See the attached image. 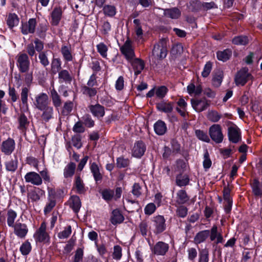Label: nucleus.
Returning <instances> with one entry per match:
<instances>
[{"label":"nucleus","instance_id":"1","mask_svg":"<svg viewBox=\"0 0 262 262\" xmlns=\"http://www.w3.org/2000/svg\"><path fill=\"white\" fill-rule=\"evenodd\" d=\"M167 40L161 39L156 44L152 50V60L157 64V61L165 58L167 55Z\"/></svg>","mask_w":262,"mask_h":262},{"label":"nucleus","instance_id":"2","mask_svg":"<svg viewBox=\"0 0 262 262\" xmlns=\"http://www.w3.org/2000/svg\"><path fill=\"white\" fill-rule=\"evenodd\" d=\"M151 222L152 231L155 234H159L166 230V220L164 216L161 215L154 216L152 218Z\"/></svg>","mask_w":262,"mask_h":262},{"label":"nucleus","instance_id":"3","mask_svg":"<svg viewBox=\"0 0 262 262\" xmlns=\"http://www.w3.org/2000/svg\"><path fill=\"white\" fill-rule=\"evenodd\" d=\"M16 66L21 73H27L30 68V62L29 57L26 53H19L16 57Z\"/></svg>","mask_w":262,"mask_h":262},{"label":"nucleus","instance_id":"4","mask_svg":"<svg viewBox=\"0 0 262 262\" xmlns=\"http://www.w3.org/2000/svg\"><path fill=\"white\" fill-rule=\"evenodd\" d=\"M209 133L211 139L215 143H220L223 141L224 136L219 124H214L211 125L209 129Z\"/></svg>","mask_w":262,"mask_h":262},{"label":"nucleus","instance_id":"5","mask_svg":"<svg viewBox=\"0 0 262 262\" xmlns=\"http://www.w3.org/2000/svg\"><path fill=\"white\" fill-rule=\"evenodd\" d=\"M252 79V75L248 72L247 68H243L236 74L234 81L237 85H244L249 80Z\"/></svg>","mask_w":262,"mask_h":262},{"label":"nucleus","instance_id":"6","mask_svg":"<svg viewBox=\"0 0 262 262\" xmlns=\"http://www.w3.org/2000/svg\"><path fill=\"white\" fill-rule=\"evenodd\" d=\"M49 103L48 95L45 93H40L35 97L33 104L36 108L43 110Z\"/></svg>","mask_w":262,"mask_h":262},{"label":"nucleus","instance_id":"7","mask_svg":"<svg viewBox=\"0 0 262 262\" xmlns=\"http://www.w3.org/2000/svg\"><path fill=\"white\" fill-rule=\"evenodd\" d=\"M36 242L46 243L49 241V235L46 232V224L42 222L36 232L34 234Z\"/></svg>","mask_w":262,"mask_h":262},{"label":"nucleus","instance_id":"8","mask_svg":"<svg viewBox=\"0 0 262 262\" xmlns=\"http://www.w3.org/2000/svg\"><path fill=\"white\" fill-rule=\"evenodd\" d=\"M120 51L128 61H132V59L135 57V53L131 45V41L128 38L120 47Z\"/></svg>","mask_w":262,"mask_h":262},{"label":"nucleus","instance_id":"9","mask_svg":"<svg viewBox=\"0 0 262 262\" xmlns=\"http://www.w3.org/2000/svg\"><path fill=\"white\" fill-rule=\"evenodd\" d=\"M228 136L229 140L234 143H237L241 139L240 130L235 124H232L228 127Z\"/></svg>","mask_w":262,"mask_h":262},{"label":"nucleus","instance_id":"10","mask_svg":"<svg viewBox=\"0 0 262 262\" xmlns=\"http://www.w3.org/2000/svg\"><path fill=\"white\" fill-rule=\"evenodd\" d=\"M24 178L27 183L34 185L39 186L42 183V180L40 174L34 171L27 173Z\"/></svg>","mask_w":262,"mask_h":262},{"label":"nucleus","instance_id":"11","mask_svg":"<svg viewBox=\"0 0 262 262\" xmlns=\"http://www.w3.org/2000/svg\"><path fill=\"white\" fill-rule=\"evenodd\" d=\"M169 245L163 242H158L154 246L152 252L155 255L164 256L169 250Z\"/></svg>","mask_w":262,"mask_h":262},{"label":"nucleus","instance_id":"12","mask_svg":"<svg viewBox=\"0 0 262 262\" xmlns=\"http://www.w3.org/2000/svg\"><path fill=\"white\" fill-rule=\"evenodd\" d=\"M36 26V20L35 18H30L25 23H23L21 27V32L24 35L32 34L35 32Z\"/></svg>","mask_w":262,"mask_h":262},{"label":"nucleus","instance_id":"13","mask_svg":"<svg viewBox=\"0 0 262 262\" xmlns=\"http://www.w3.org/2000/svg\"><path fill=\"white\" fill-rule=\"evenodd\" d=\"M191 104L193 109L198 112L204 111L209 106V103L205 98L192 99L191 100Z\"/></svg>","mask_w":262,"mask_h":262},{"label":"nucleus","instance_id":"14","mask_svg":"<svg viewBox=\"0 0 262 262\" xmlns=\"http://www.w3.org/2000/svg\"><path fill=\"white\" fill-rule=\"evenodd\" d=\"M15 148V142L12 139L8 138L3 142L1 146L2 151L6 155H10Z\"/></svg>","mask_w":262,"mask_h":262},{"label":"nucleus","instance_id":"15","mask_svg":"<svg viewBox=\"0 0 262 262\" xmlns=\"http://www.w3.org/2000/svg\"><path fill=\"white\" fill-rule=\"evenodd\" d=\"M13 227L14 233L20 238H24L28 232L27 226L25 224L16 223Z\"/></svg>","mask_w":262,"mask_h":262},{"label":"nucleus","instance_id":"16","mask_svg":"<svg viewBox=\"0 0 262 262\" xmlns=\"http://www.w3.org/2000/svg\"><path fill=\"white\" fill-rule=\"evenodd\" d=\"M145 149V144L141 141H138L135 144L133 148V155L135 157L140 158L144 154Z\"/></svg>","mask_w":262,"mask_h":262},{"label":"nucleus","instance_id":"17","mask_svg":"<svg viewBox=\"0 0 262 262\" xmlns=\"http://www.w3.org/2000/svg\"><path fill=\"white\" fill-rule=\"evenodd\" d=\"M91 113L97 118H101L104 116L105 114L104 108L99 104L91 105L89 106Z\"/></svg>","mask_w":262,"mask_h":262},{"label":"nucleus","instance_id":"18","mask_svg":"<svg viewBox=\"0 0 262 262\" xmlns=\"http://www.w3.org/2000/svg\"><path fill=\"white\" fill-rule=\"evenodd\" d=\"M128 62L131 63L136 75L140 74L144 68V62L139 58H133L132 61Z\"/></svg>","mask_w":262,"mask_h":262},{"label":"nucleus","instance_id":"19","mask_svg":"<svg viewBox=\"0 0 262 262\" xmlns=\"http://www.w3.org/2000/svg\"><path fill=\"white\" fill-rule=\"evenodd\" d=\"M177 104L178 106L176 107L177 111L186 119V117L188 115V112L186 111L187 103L183 98H181L177 102Z\"/></svg>","mask_w":262,"mask_h":262},{"label":"nucleus","instance_id":"20","mask_svg":"<svg viewBox=\"0 0 262 262\" xmlns=\"http://www.w3.org/2000/svg\"><path fill=\"white\" fill-rule=\"evenodd\" d=\"M164 14L165 16L171 19H178L180 17L181 12L178 8L174 7L165 9Z\"/></svg>","mask_w":262,"mask_h":262},{"label":"nucleus","instance_id":"21","mask_svg":"<svg viewBox=\"0 0 262 262\" xmlns=\"http://www.w3.org/2000/svg\"><path fill=\"white\" fill-rule=\"evenodd\" d=\"M157 108L160 111L166 113H171L173 108V103L166 101H162L157 104Z\"/></svg>","mask_w":262,"mask_h":262},{"label":"nucleus","instance_id":"22","mask_svg":"<svg viewBox=\"0 0 262 262\" xmlns=\"http://www.w3.org/2000/svg\"><path fill=\"white\" fill-rule=\"evenodd\" d=\"M61 15L62 11L61 8H55L51 13L52 24L54 26L58 25L61 18Z\"/></svg>","mask_w":262,"mask_h":262},{"label":"nucleus","instance_id":"23","mask_svg":"<svg viewBox=\"0 0 262 262\" xmlns=\"http://www.w3.org/2000/svg\"><path fill=\"white\" fill-rule=\"evenodd\" d=\"M210 235V231L205 230L198 232L194 238V243L199 244L204 242Z\"/></svg>","mask_w":262,"mask_h":262},{"label":"nucleus","instance_id":"24","mask_svg":"<svg viewBox=\"0 0 262 262\" xmlns=\"http://www.w3.org/2000/svg\"><path fill=\"white\" fill-rule=\"evenodd\" d=\"M154 130L157 135H164L167 130L166 124L163 121L158 120L154 124Z\"/></svg>","mask_w":262,"mask_h":262},{"label":"nucleus","instance_id":"25","mask_svg":"<svg viewBox=\"0 0 262 262\" xmlns=\"http://www.w3.org/2000/svg\"><path fill=\"white\" fill-rule=\"evenodd\" d=\"M70 207L74 212H77L81 207V203L79 196L73 195L69 200Z\"/></svg>","mask_w":262,"mask_h":262},{"label":"nucleus","instance_id":"26","mask_svg":"<svg viewBox=\"0 0 262 262\" xmlns=\"http://www.w3.org/2000/svg\"><path fill=\"white\" fill-rule=\"evenodd\" d=\"M73 188L79 194L83 193L86 191L84 183L79 176L76 177Z\"/></svg>","mask_w":262,"mask_h":262},{"label":"nucleus","instance_id":"27","mask_svg":"<svg viewBox=\"0 0 262 262\" xmlns=\"http://www.w3.org/2000/svg\"><path fill=\"white\" fill-rule=\"evenodd\" d=\"M210 233V239L213 241L216 238V243H222L223 241V238L220 233L217 232V227L216 226H214L211 229Z\"/></svg>","mask_w":262,"mask_h":262},{"label":"nucleus","instance_id":"28","mask_svg":"<svg viewBox=\"0 0 262 262\" xmlns=\"http://www.w3.org/2000/svg\"><path fill=\"white\" fill-rule=\"evenodd\" d=\"M29 91V89L26 87H24L21 89L20 98L21 102L23 104L24 111H28L29 110L28 104V97Z\"/></svg>","mask_w":262,"mask_h":262},{"label":"nucleus","instance_id":"29","mask_svg":"<svg viewBox=\"0 0 262 262\" xmlns=\"http://www.w3.org/2000/svg\"><path fill=\"white\" fill-rule=\"evenodd\" d=\"M111 220L113 225L120 224L124 221V217L119 210L116 209L112 212Z\"/></svg>","mask_w":262,"mask_h":262},{"label":"nucleus","instance_id":"30","mask_svg":"<svg viewBox=\"0 0 262 262\" xmlns=\"http://www.w3.org/2000/svg\"><path fill=\"white\" fill-rule=\"evenodd\" d=\"M76 168V164L73 162L69 163L64 168L63 176L64 178H71L74 174Z\"/></svg>","mask_w":262,"mask_h":262},{"label":"nucleus","instance_id":"31","mask_svg":"<svg viewBox=\"0 0 262 262\" xmlns=\"http://www.w3.org/2000/svg\"><path fill=\"white\" fill-rule=\"evenodd\" d=\"M45 192L43 191L39 188H36V189L30 191L28 194V197L32 201H38L40 200L41 196Z\"/></svg>","mask_w":262,"mask_h":262},{"label":"nucleus","instance_id":"32","mask_svg":"<svg viewBox=\"0 0 262 262\" xmlns=\"http://www.w3.org/2000/svg\"><path fill=\"white\" fill-rule=\"evenodd\" d=\"M189 200V197L186 192L184 190H180L177 193L176 202L179 204H183Z\"/></svg>","mask_w":262,"mask_h":262},{"label":"nucleus","instance_id":"33","mask_svg":"<svg viewBox=\"0 0 262 262\" xmlns=\"http://www.w3.org/2000/svg\"><path fill=\"white\" fill-rule=\"evenodd\" d=\"M19 23V18L15 13H10L9 14L7 24L10 28H12L18 25Z\"/></svg>","mask_w":262,"mask_h":262},{"label":"nucleus","instance_id":"34","mask_svg":"<svg viewBox=\"0 0 262 262\" xmlns=\"http://www.w3.org/2000/svg\"><path fill=\"white\" fill-rule=\"evenodd\" d=\"M231 51L229 49H226L223 51L217 52V57L219 60L226 61L229 59L231 56Z\"/></svg>","mask_w":262,"mask_h":262},{"label":"nucleus","instance_id":"35","mask_svg":"<svg viewBox=\"0 0 262 262\" xmlns=\"http://www.w3.org/2000/svg\"><path fill=\"white\" fill-rule=\"evenodd\" d=\"M31 249L32 246L31 243L28 241L24 242L19 248V251L23 255H28L31 252Z\"/></svg>","mask_w":262,"mask_h":262},{"label":"nucleus","instance_id":"36","mask_svg":"<svg viewBox=\"0 0 262 262\" xmlns=\"http://www.w3.org/2000/svg\"><path fill=\"white\" fill-rule=\"evenodd\" d=\"M90 169L96 181H98L101 179L102 177L99 171V168L95 163H92Z\"/></svg>","mask_w":262,"mask_h":262},{"label":"nucleus","instance_id":"37","mask_svg":"<svg viewBox=\"0 0 262 262\" xmlns=\"http://www.w3.org/2000/svg\"><path fill=\"white\" fill-rule=\"evenodd\" d=\"M209 259V251L205 248L199 250V262H208Z\"/></svg>","mask_w":262,"mask_h":262},{"label":"nucleus","instance_id":"38","mask_svg":"<svg viewBox=\"0 0 262 262\" xmlns=\"http://www.w3.org/2000/svg\"><path fill=\"white\" fill-rule=\"evenodd\" d=\"M51 97L54 105L57 107L61 105V102L59 95L54 89L51 91Z\"/></svg>","mask_w":262,"mask_h":262},{"label":"nucleus","instance_id":"39","mask_svg":"<svg viewBox=\"0 0 262 262\" xmlns=\"http://www.w3.org/2000/svg\"><path fill=\"white\" fill-rule=\"evenodd\" d=\"M249 42L248 37L246 36H237L232 39V42L236 45H246Z\"/></svg>","mask_w":262,"mask_h":262},{"label":"nucleus","instance_id":"40","mask_svg":"<svg viewBox=\"0 0 262 262\" xmlns=\"http://www.w3.org/2000/svg\"><path fill=\"white\" fill-rule=\"evenodd\" d=\"M221 115L215 111H209L207 113V117L211 122H216L221 118Z\"/></svg>","mask_w":262,"mask_h":262},{"label":"nucleus","instance_id":"41","mask_svg":"<svg viewBox=\"0 0 262 262\" xmlns=\"http://www.w3.org/2000/svg\"><path fill=\"white\" fill-rule=\"evenodd\" d=\"M43 113L42 114V118L43 120L46 121H49L53 116V108L51 106H48V105L43 108Z\"/></svg>","mask_w":262,"mask_h":262},{"label":"nucleus","instance_id":"42","mask_svg":"<svg viewBox=\"0 0 262 262\" xmlns=\"http://www.w3.org/2000/svg\"><path fill=\"white\" fill-rule=\"evenodd\" d=\"M189 182V179L186 175H178L176 178L177 185L179 186L187 185Z\"/></svg>","mask_w":262,"mask_h":262},{"label":"nucleus","instance_id":"43","mask_svg":"<svg viewBox=\"0 0 262 262\" xmlns=\"http://www.w3.org/2000/svg\"><path fill=\"white\" fill-rule=\"evenodd\" d=\"M61 52L64 59L67 61H71L72 60V56L70 50V47L67 46H63L61 47Z\"/></svg>","mask_w":262,"mask_h":262},{"label":"nucleus","instance_id":"44","mask_svg":"<svg viewBox=\"0 0 262 262\" xmlns=\"http://www.w3.org/2000/svg\"><path fill=\"white\" fill-rule=\"evenodd\" d=\"M134 29L136 34L138 37H142L143 32L140 21L138 19H135L133 21Z\"/></svg>","mask_w":262,"mask_h":262},{"label":"nucleus","instance_id":"45","mask_svg":"<svg viewBox=\"0 0 262 262\" xmlns=\"http://www.w3.org/2000/svg\"><path fill=\"white\" fill-rule=\"evenodd\" d=\"M58 78L60 82L70 81L71 77L68 71L66 70L61 71L58 74Z\"/></svg>","mask_w":262,"mask_h":262},{"label":"nucleus","instance_id":"46","mask_svg":"<svg viewBox=\"0 0 262 262\" xmlns=\"http://www.w3.org/2000/svg\"><path fill=\"white\" fill-rule=\"evenodd\" d=\"M105 15L108 16H113L116 13V9L115 6L112 5H105L103 9Z\"/></svg>","mask_w":262,"mask_h":262},{"label":"nucleus","instance_id":"47","mask_svg":"<svg viewBox=\"0 0 262 262\" xmlns=\"http://www.w3.org/2000/svg\"><path fill=\"white\" fill-rule=\"evenodd\" d=\"M7 224L10 227H13L14 221L17 216L16 213L12 210L8 211Z\"/></svg>","mask_w":262,"mask_h":262},{"label":"nucleus","instance_id":"48","mask_svg":"<svg viewBox=\"0 0 262 262\" xmlns=\"http://www.w3.org/2000/svg\"><path fill=\"white\" fill-rule=\"evenodd\" d=\"M251 186L253 192L255 195H262V189L259 187V183L258 180H254Z\"/></svg>","mask_w":262,"mask_h":262},{"label":"nucleus","instance_id":"49","mask_svg":"<svg viewBox=\"0 0 262 262\" xmlns=\"http://www.w3.org/2000/svg\"><path fill=\"white\" fill-rule=\"evenodd\" d=\"M61 68V62L59 59L54 58L53 59L51 63V71L52 72L55 74H56Z\"/></svg>","mask_w":262,"mask_h":262},{"label":"nucleus","instance_id":"50","mask_svg":"<svg viewBox=\"0 0 262 262\" xmlns=\"http://www.w3.org/2000/svg\"><path fill=\"white\" fill-rule=\"evenodd\" d=\"M113 258L116 260H120L122 257V248L119 245H116L113 248Z\"/></svg>","mask_w":262,"mask_h":262},{"label":"nucleus","instance_id":"51","mask_svg":"<svg viewBox=\"0 0 262 262\" xmlns=\"http://www.w3.org/2000/svg\"><path fill=\"white\" fill-rule=\"evenodd\" d=\"M101 194L102 198L106 201H110L114 198V191L111 189H106L103 190L101 192Z\"/></svg>","mask_w":262,"mask_h":262},{"label":"nucleus","instance_id":"52","mask_svg":"<svg viewBox=\"0 0 262 262\" xmlns=\"http://www.w3.org/2000/svg\"><path fill=\"white\" fill-rule=\"evenodd\" d=\"M17 167V161L16 160H11L6 163L7 170L14 171Z\"/></svg>","mask_w":262,"mask_h":262},{"label":"nucleus","instance_id":"53","mask_svg":"<svg viewBox=\"0 0 262 262\" xmlns=\"http://www.w3.org/2000/svg\"><path fill=\"white\" fill-rule=\"evenodd\" d=\"M139 228L141 234L146 236L148 231V224L147 221H142L139 225Z\"/></svg>","mask_w":262,"mask_h":262},{"label":"nucleus","instance_id":"54","mask_svg":"<svg viewBox=\"0 0 262 262\" xmlns=\"http://www.w3.org/2000/svg\"><path fill=\"white\" fill-rule=\"evenodd\" d=\"M156 208L157 207L154 203H148L144 208V213L146 215H150L155 212Z\"/></svg>","mask_w":262,"mask_h":262},{"label":"nucleus","instance_id":"55","mask_svg":"<svg viewBox=\"0 0 262 262\" xmlns=\"http://www.w3.org/2000/svg\"><path fill=\"white\" fill-rule=\"evenodd\" d=\"M72 233L71 226H68L63 231L58 234V237L61 239L68 238Z\"/></svg>","mask_w":262,"mask_h":262},{"label":"nucleus","instance_id":"56","mask_svg":"<svg viewBox=\"0 0 262 262\" xmlns=\"http://www.w3.org/2000/svg\"><path fill=\"white\" fill-rule=\"evenodd\" d=\"M98 52L103 57H106L107 47L103 43H100L97 45Z\"/></svg>","mask_w":262,"mask_h":262},{"label":"nucleus","instance_id":"57","mask_svg":"<svg viewBox=\"0 0 262 262\" xmlns=\"http://www.w3.org/2000/svg\"><path fill=\"white\" fill-rule=\"evenodd\" d=\"M83 93L85 95H88L90 97H92L97 94V90L95 88L84 86L82 88Z\"/></svg>","mask_w":262,"mask_h":262},{"label":"nucleus","instance_id":"58","mask_svg":"<svg viewBox=\"0 0 262 262\" xmlns=\"http://www.w3.org/2000/svg\"><path fill=\"white\" fill-rule=\"evenodd\" d=\"M195 135L200 140L206 142H209L210 141V139L207 134L201 130H195Z\"/></svg>","mask_w":262,"mask_h":262},{"label":"nucleus","instance_id":"59","mask_svg":"<svg viewBox=\"0 0 262 262\" xmlns=\"http://www.w3.org/2000/svg\"><path fill=\"white\" fill-rule=\"evenodd\" d=\"M38 58L40 63L44 67H46L49 64V61L45 52H41L39 54Z\"/></svg>","mask_w":262,"mask_h":262},{"label":"nucleus","instance_id":"60","mask_svg":"<svg viewBox=\"0 0 262 262\" xmlns=\"http://www.w3.org/2000/svg\"><path fill=\"white\" fill-rule=\"evenodd\" d=\"M129 161L127 159H124L122 157H119L117 159L116 165L118 168H124L128 166Z\"/></svg>","mask_w":262,"mask_h":262},{"label":"nucleus","instance_id":"61","mask_svg":"<svg viewBox=\"0 0 262 262\" xmlns=\"http://www.w3.org/2000/svg\"><path fill=\"white\" fill-rule=\"evenodd\" d=\"M167 89L164 86L158 88L156 91V95L160 98H163L167 92Z\"/></svg>","mask_w":262,"mask_h":262},{"label":"nucleus","instance_id":"62","mask_svg":"<svg viewBox=\"0 0 262 262\" xmlns=\"http://www.w3.org/2000/svg\"><path fill=\"white\" fill-rule=\"evenodd\" d=\"M212 69V64L210 62H207L205 65L203 70L202 72V76L203 77H207L210 74Z\"/></svg>","mask_w":262,"mask_h":262},{"label":"nucleus","instance_id":"63","mask_svg":"<svg viewBox=\"0 0 262 262\" xmlns=\"http://www.w3.org/2000/svg\"><path fill=\"white\" fill-rule=\"evenodd\" d=\"M83 255V250L81 248L77 249L74 255V262H80L82 260Z\"/></svg>","mask_w":262,"mask_h":262},{"label":"nucleus","instance_id":"64","mask_svg":"<svg viewBox=\"0 0 262 262\" xmlns=\"http://www.w3.org/2000/svg\"><path fill=\"white\" fill-rule=\"evenodd\" d=\"M84 127L82 125V122L78 121L76 122L73 127V132L77 133H81L84 132Z\"/></svg>","mask_w":262,"mask_h":262}]
</instances>
